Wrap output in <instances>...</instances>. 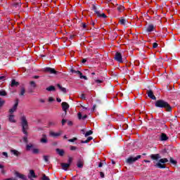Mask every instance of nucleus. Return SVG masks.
I'll return each instance as SVG.
<instances>
[{"label":"nucleus","mask_w":180,"mask_h":180,"mask_svg":"<svg viewBox=\"0 0 180 180\" xmlns=\"http://www.w3.org/2000/svg\"><path fill=\"white\" fill-rule=\"evenodd\" d=\"M155 107L159 108L160 109H165L166 112L169 113L172 112V107L169 104L167 101L162 99H159L155 101Z\"/></svg>","instance_id":"1"},{"label":"nucleus","mask_w":180,"mask_h":180,"mask_svg":"<svg viewBox=\"0 0 180 180\" xmlns=\"http://www.w3.org/2000/svg\"><path fill=\"white\" fill-rule=\"evenodd\" d=\"M20 120H21L22 131L24 134L27 136V130L29 129V123L27 122L26 116L22 115L20 118Z\"/></svg>","instance_id":"2"},{"label":"nucleus","mask_w":180,"mask_h":180,"mask_svg":"<svg viewBox=\"0 0 180 180\" xmlns=\"http://www.w3.org/2000/svg\"><path fill=\"white\" fill-rule=\"evenodd\" d=\"M168 161L169 160L167 158H161L158 160V162H157L155 165V167H156V168H160V169L167 168V167L164 164H167V162H168Z\"/></svg>","instance_id":"3"},{"label":"nucleus","mask_w":180,"mask_h":180,"mask_svg":"<svg viewBox=\"0 0 180 180\" xmlns=\"http://www.w3.org/2000/svg\"><path fill=\"white\" fill-rule=\"evenodd\" d=\"M92 10L94 11V13H96L98 18H103V19H105V18H108V16H106V14L103 13H101V11H98L95 5H93Z\"/></svg>","instance_id":"4"},{"label":"nucleus","mask_w":180,"mask_h":180,"mask_svg":"<svg viewBox=\"0 0 180 180\" xmlns=\"http://www.w3.org/2000/svg\"><path fill=\"white\" fill-rule=\"evenodd\" d=\"M70 72H72V74H77V75H79L80 79H85L87 81L88 77L86 76L82 75V72L79 70H75L74 68L70 69Z\"/></svg>","instance_id":"5"},{"label":"nucleus","mask_w":180,"mask_h":180,"mask_svg":"<svg viewBox=\"0 0 180 180\" xmlns=\"http://www.w3.org/2000/svg\"><path fill=\"white\" fill-rule=\"evenodd\" d=\"M44 72H49V74H53L54 75H57V74H60V72L56 71L55 68H52L50 67L45 68L44 69Z\"/></svg>","instance_id":"6"},{"label":"nucleus","mask_w":180,"mask_h":180,"mask_svg":"<svg viewBox=\"0 0 180 180\" xmlns=\"http://www.w3.org/2000/svg\"><path fill=\"white\" fill-rule=\"evenodd\" d=\"M140 158H141V155H139L135 158L133 157H129L127 159L126 162L127 164H133L134 162H136V161H137V160H140Z\"/></svg>","instance_id":"7"},{"label":"nucleus","mask_w":180,"mask_h":180,"mask_svg":"<svg viewBox=\"0 0 180 180\" xmlns=\"http://www.w3.org/2000/svg\"><path fill=\"white\" fill-rule=\"evenodd\" d=\"M62 109L65 113L62 115V117H64L65 116H67V110L70 109V105L68 104L67 102H63L62 103Z\"/></svg>","instance_id":"8"},{"label":"nucleus","mask_w":180,"mask_h":180,"mask_svg":"<svg viewBox=\"0 0 180 180\" xmlns=\"http://www.w3.org/2000/svg\"><path fill=\"white\" fill-rule=\"evenodd\" d=\"M114 58L115 61H117V63H123V56H122V53L120 52H116Z\"/></svg>","instance_id":"9"},{"label":"nucleus","mask_w":180,"mask_h":180,"mask_svg":"<svg viewBox=\"0 0 180 180\" xmlns=\"http://www.w3.org/2000/svg\"><path fill=\"white\" fill-rule=\"evenodd\" d=\"M14 175L16 178H19V179L21 180H28L27 179V176H26V175L23 174H20L19 172H15L14 173Z\"/></svg>","instance_id":"10"},{"label":"nucleus","mask_w":180,"mask_h":180,"mask_svg":"<svg viewBox=\"0 0 180 180\" xmlns=\"http://www.w3.org/2000/svg\"><path fill=\"white\" fill-rule=\"evenodd\" d=\"M155 29L154 25L150 24L145 28V32L146 33H151V32H154Z\"/></svg>","instance_id":"11"},{"label":"nucleus","mask_w":180,"mask_h":180,"mask_svg":"<svg viewBox=\"0 0 180 180\" xmlns=\"http://www.w3.org/2000/svg\"><path fill=\"white\" fill-rule=\"evenodd\" d=\"M146 94L148 98H150V99H153V101H157V97L155 96L154 92L153 91V90L151 89L147 90Z\"/></svg>","instance_id":"12"},{"label":"nucleus","mask_w":180,"mask_h":180,"mask_svg":"<svg viewBox=\"0 0 180 180\" xmlns=\"http://www.w3.org/2000/svg\"><path fill=\"white\" fill-rule=\"evenodd\" d=\"M28 179H32V178H37V175L34 172V170L30 169V173L28 174Z\"/></svg>","instance_id":"13"},{"label":"nucleus","mask_w":180,"mask_h":180,"mask_svg":"<svg viewBox=\"0 0 180 180\" xmlns=\"http://www.w3.org/2000/svg\"><path fill=\"white\" fill-rule=\"evenodd\" d=\"M150 158L155 161H158L161 158V155L160 154H152L150 155Z\"/></svg>","instance_id":"14"},{"label":"nucleus","mask_w":180,"mask_h":180,"mask_svg":"<svg viewBox=\"0 0 180 180\" xmlns=\"http://www.w3.org/2000/svg\"><path fill=\"white\" fill-rule=\"evenodd\" d=\"M168 136L165 133H162L160 137V141H167L168 140Z\"/></svg>","instance_id":"15"},{"label":"nucleus","mask_w":180,"mask_h":180,"mask_svg":"<svg viewBox=\"0 0 180 180\" xmlns=\"http://www.w3.org/2000/svg\"><path fill=\"white\" fill-rule=\"evenodd\" d=\"M60 167H62V169H64V171H67V169H68V168H70L71 165H70V163H61Z\"/></svg>","instance_id":"16"},{"label":"nucleus","mask_w":180,"mask_h":180,"mask_svg":"<svg viewBox=\"0 0 180 180\" xmlns=\"http://www.w3.org/2000/svg\"><path fill=\"white\" fill-rule=\"evenodd\" d=\"M11 153L12 154H13V155H15V157H19V155H20L22 154V153L19 152L18 150H17L15 149L11 150Z\"/></svg>","instance_id":"17"},{"label":"nucleus","mask_w":180,"mask_h":180,"mask_svg":"<svg viewBox=\"0 0 180 180\" xmlns=\"http://www.w3.org/2000/svg\"><path fill=\"white\" fill-rule=\"evenodd\" d=\"M13 6H14L15 8H18L19 9V8L22 6V2H20V0L15 1L13 3Z\"/></svg>","instance_id":"18"},{"label":"nucleus","mask_w":180,"mask_h":180,"mask_svg":"<svg viewBox=\"0 0 180 180\" xmlns=\"http://www.w3.org/2000/svg\"><path fill=\"white\" fill-rule=\"evenodd\" d=\"M56 151L57 154H58V155H60V157H63L65 153V152L63 149H60V148H56Z\"/></svg>","instance_id":"19"},{"label":"nucleus","mask_w":180,"mask_h":180,"mask_svg":"<svg viewBox=\"0 0 180 180\" xmlns=\"http://www.w3.org/2000/svg\"><path fill=\"white\" fill-rule=\"evenodd\" d=\"M19 85H20L19 82H16L15 79H12V80H11V86L12 88H13L14 86H19Z\"/></svg>","instance_id":"20"},{"label":"nucleus","mask_w":180,"mask_h":180,"mask_svg":"<svg viewBox=\"0 0 180 180\" xmlns=\"http://www.w3.org/2000/svg\"><path fill=\"white\" fill-rule=\"evenodd\" d=\"M47 136L46 134L42 135V138L40 139V143H42V144H46L47 143Z\"/></svg>","instance_id":"21"},{"label":"nucleus","mask_w":180,"mask_h":180,"mask_svg":"<svg viewBox=\"0 0 180 180\" xmlns=\"http://www.w3.org/2000/svg\"><path fill=\"white\" fill-rule=\"evenodd\" d=\"M57 86L61 91V92H63V94H67V89L65 87H63L60 84H58Z\"/></svg>","instance_id":"22"},{"label":"nucleus","mask_w":180,"mask_h":180,"mask_svg":"<svg viewBox=\"0 0 180 180\" xmlns=\"http://www.w3.org/2000/svg\"><path fill=\"white\" fill-rule=\"evenodd\" d=\"M8 121L10 123H16V120H15V115H10L8 117Z\"/></svg>","instance_id":"23"},{"label":"nucleus","mask_w":180,"mask_h":180,"mask_svg":"<svg viewBox=\"0 0 180 180\" xmlns=\"http://www.w3.org/2000/svg\"><path fill=\"white\" fill-rule=\"evenodd\" d=\"M51 136L52 137H59V136H61V131H59V132H51L50 133Z\"/></svg>","instance_id":"24"},{"label":"nucleus","mask_w":180,"mask_h":180,"mask_svg":"<svg viewBox=\"0 0 180 180\" xmlns=\"http://www.w3.org/2000/svg\"><path fill=\"white\" fill-rule=\"evenodd\" d=\"M77 168H83L84 167V161L82 160H79L77 163Z\"/></svg>","instance_id":"25"},{"label":"nucleus","mask_w":180,"mask_h":180,"mask_svg":"<svg viewBox=\"0 0 180 180\" xmlns=\"http://www.w3.org/2000/svg\"><path fill=\"white\" fill-rule=\"evenodd\" d=\"M46 91L49 92H54L56 91V87L54 86H50L46 88Z\"/></svg>","instance_id":"26"},{"label":"nucleus","mask_w":180,"mask_h":180,"mask_svg":"<svg viewBox=\"0 0 180 180\" xmlns=\"http://www.w3.org/2000/svg\"><path fill=\"white\" fill-rule=\"evenodd\" d=\"M91 140H94V137L92 136H89L86 141H82L81 143L82 144H86L89 141H91Z\"/></svg>","instance_id":"27"},{"label":"nucleus","mask_w":180,"mask_h":180,"mask_svg":"<svg viewBox=\"0 0 180 180\" xmlns=\"http://www.w3.org/2000/svg\"><path fill=\"white\" fill-rule=\"evenodd\" d=\"M18 106H19V100H18V99H17V100L15 101V104H14L13 106V109L14 110H17Z\"/></svg>","instance_id":"28"},{"label":"nucleus","mask_w":180,"mask_h":180,"mask_svg":"<svg viewBox=\"0 0 180 180\" xmlns=\"http://www.w3.org/2000/svg\"><path fill=\"white\" fill-rule=\"evenodd\" d=\"M117 9L119 12H123L124 11V6H123L122 5L118 6L117 7Z\"/></svg>","instance_id":"29"},{"label":"nucleus","mask_w":180,"mask_h":180,"mask_svg":"<svg viewBox=\"0 0 180 180\" xmlns=\"http://www.w3.org/2000/svg\"><path fill=\"white\" fill-rule=\"evenodd\" d=\"M32 148H33V144L30 143V144H27V145L26 146V150H27V151H30V150H32Z\"/></svg>","instance_id":"30"},{"label":"nucleus","mask_w":180,"mask_h":180,"mask_svg":"<svg viewBox=\"0 0 180 180\" xmlns=\"http://www.w3.org/2000/svg\"><path fill=\"white\" fill-rule=\"evenodd\" d=\"M25 93L26 89H25V87H22L20 93V96H23V95H25Z\"/></svg>","instance_id":"31"},{"label":"nucleus","mask_w":180,"mask_h":180,"mask_svg":"<svg viewBox=\"0 0 180 180\" xmlns=\"http://www.w3.org/2000/svg\"><path fill=\"white\" fill-rule=\"evenodd\" d=\"M6 95H8V94L5 90L0 91V96H6Z\"/></svg>","instance_id":"32"},{"label":"nucleus","mask_w":180,"mask_h":180,"mask_svg":"<svg viewBox=\"0 0 180 180\" xmlns=\"http://www.w3.org/2000/svg\"><path fill=\"white\" fill-rule=\"evenodd\" d=\"M43 158H44V161L45 162H47V163L49 162V158H50V156H49V155H44V156H43Z\"/></svg>","instance_id":"33"},{"label":"nucleus","mask_w":180,"mask_h":180,"mask_svg":"<svg viewBox=\"0 0 180 180\" xmlns=\"http://www.w3.org/2000/svg\"><path fill=\"white\" fill-rule=\"evenodd\" d=\"M91 134H94V131L91 130H89V131H86L85 134V137H88V136H91Z\"/></svg>","instance_id":"34"},{"label":"nucleus","mask_w":180,"mask_h":180,"mask_svg":"<svg viewBox=\"0 0 180 180\" xmlns=\"http://www.w3.org/2000/svg\"><path fill=\"white\" fill-rule=\"evenodd\" d=\"M120 25H126V20L124 18H121L120 20Z\"/></svg>","instance_id":"35"},{"label":"nucleus","mask_w":180,"mask_h":180,"mask_svg":"<svg viewBox=\"0 0 180 180\" xmlns=\"http://www.w3.org/2000/svg\"><path fill=\"white\" fill-rule=\"evenodd\" d=\"M170 162L174 165H176V160H174V158H172V157H170Z\"/></svg>","instance_id":"36"},{"label":"nucleus","mask_w":180,"mask_h":180,"mask_svg":"<svg viewBox=\"0 0 180 180\" xmlns=\"http://www.w3.org/2000/svg\"><path fill=\"white\" fill-rule=\"evenodd\" d=\"M5 105V101L0 98V108H2Z\"/></svg>","instance_id":"37"},{"label":"nucleus","mask_w":180,"mask_h":180,"mask_svg":"<svg viewBox=\"0 0 180 180\" xmlns=\"http://www.w3.org/2000/svg\"><path fill=\"white\" fill-rule=\"evenodd\" d=\"M57 123L54 121H49V126H56Z\"/></svg>","instance_id":"38"},{"label":"nucleus","mask_w":180,"mask_h":180,"mask_svg":"<svg viewBox=\"0 0 180 180\" xmlns=\"http://www.w3.org/2000/svg\"><path fill=\"white\" fill-rule=\"evenodd\" d=\"M30 85L31 86H32V88H36V82H34V81L30 82Z\"/></svg>","instance_id":"39"},{"label":"nucleus","mask_w":180,"mask_h":180,"mask_svg":"<svg viewBox=\"0 0 180 180\" xmlns=\"http://www.w3.org/2000/svg\"><path fill=\"white\" fill-rule=\"evenodd\" d=\"M23 141H24V143H25L26 144H27V143H29V141L27 140V136H24V137H23Z\"/></svg>","instance_id":"40"},{"label":"nucleus","mask_w":180,"mask_h":180,"mask_svg":"<svg viewBox=\"0 0 180 180\" xmlns=\"http://www.w3.org/2000/svg\"><path fill=\"white\" fill-rule=\"evenodd\" d=\"M32 153L34 154H39V149H37V148L33 149Z\"/></svg>","instance_id":"41"},{"label":"nucleus","mask_w":180,"mask_h":180,"mask_svg":"<svg viewBox=\"0 0 180 180\" xmlns=\"http://www.w3.org/2000/svg\"><path fill=\"white\" fill-rule=\"evenodd\" d=\"M70 150L71 151H75V150H77V146H71Z\"/></svg>","instance_id":"42"},{"label":"nucleus","mask_w":180,"mask_h":180,"mask_svg":"<svg viewBox=\"0 0 180 180\" xmlns=\"http://www.w3.org/2000/svg\"><path fill=\"white\" fill-rule=\"evenodd\" d=\"M77 138H73L72 139H69L68 141H70V143H74V141H77Z\"/></svg>","instance_id":"43"},{"label":"nucleus","mask_w":180,"mask_h":180,"mask_svg":"<svg viewBox=\"0 0 180 180\" xmlns=\"http://www.w3.org/2000/svg\"><path fill=\"white\" fill-rule=\"evenodd\" d=\"M67 123V120L63 119L61 121L62 126H64Z\"/></svg>","instance_id":"44"},{"label":"nucleus","mask_w":180,"mask_h":180,"mask_svg":"<svg viewBox=\"0 0 180 180\" xmlns=\"http://www.w3.org/2000/svg\"><path fill=\"white\" fill-rule=\"evenodd\" d=\"M15 112H16V110H14V108H13L9 110V113H11V115H12Z\"/></svg>","instance_id":"45"},{"label":"nucleus","mask_w":180,"mask_h":180,"mask_svg":"<svg viewBox=\"0 0 180 180\" xmlns=\"http://www.w3.org/2000/svg\"><path fill=\"white\" fill-rule=\"evenodd\" d=\"M81 27H83V29L86 28V24L85 22H82L81 23Z\"/></svg>","instance_id":"46"},{"label":"nucleus","mask_w":180,"mask_h":180,"mask_svg":"<svg viewBox=\"0 0 180 180\" xmlns=\"http://www.w3.org/2000/svg\"><path fill=\"white\" fill-rule=\"evenodd\" d=\"M158 47V44L157 42L153 43V49H157Z\"/></svg>","instance_id":"47"},{"label":"nucleus","mask_w":180,"mask_h":180,"mask_svg":"<svg viewBox=\"0 0 180 180\" xmlns=\"http://www.w3.org/2000/svg\"><path fill=\"white\" fill-rule=\"evenodd\" d=\"M95 82H96V84H102V82H103V80L96 79Z\"/></svg>","instance_id":"48"},{"label":"nucleus","mask_w":180,"mask_h":180,"mask_svg":"<svg viewBox=\"0 0 180 180\" xmlns=\"http://www.w3.org/2000/svg\"><path fill=\"white\" fill-rule=\"evenodd\" d=\"M6 79V76H1L0 77V81H5Z\"/></svg>","instance_id":"49"},{"label":"nucleus","mask_w":180,"mask_h":180,"mask_svg":"<svg viewBox=\"0 0 180 180\" xmlns=\"http://www.w3.org/2000/svg\"><path fill=\"white\" fill-rule=\"evenodd\" d=\"M68 161V164H70V165H71V162H72V158H69Z\"/></svg>","instance_id":"50"},{"label":"nucleus","mask_w":180,"mask_h":180,"mask_svg":"<svg viewBox=\"0 0 180 180\" xmlns=\"http://www.w3.org/2000/svg\"><path fill=\"white\" fill-rule=\"evenodd\" d=\"M100 176H101V178H105V173H103V172H101Z\"/></svg>","instance_id":"51"},{"label":"nucleus","mask_w":180,"mask_h":180,"mask_svg":"<svg viewBox=\"0 0 180 180\" xmlns=\"http://www.w3.org/2000/svg\"><path fill=\"white\" fill-rule=\"evenodd\" d=\"M77 116L79 120L82 119V114L81 112H78Z\"/></svg>","instance_id":"52"},{"label":"nucleus","mask_w":180,"mask_h":180,"mask_svg":"<svg viewBox=\"0 0 180 180\" xmlns=\"http://www.w3.org/2000/svg\"><path fill=\"white\" fill-rule=\"evenodd\" d=\"M54 98L53 97H49V102H54Z\"/></svg>","instance_id":"53"},{"label":"nucleus","mask_w":180,"mask_h":180,"mask_svg":"<svg viewBox=\"0 0 180 180\" xmlns=\"http://www.w3.org/2000/svg\"><path fill=\"white\" fill-rule=\"evenodd\" d=\"M95 109H96V104H94V105H93V108H92V109H91V112H95Z\"/></svg>","instance_id":"54"},{"label":"nucleus","mask_w":180,"mask_h":180,"mask_svg":"<svg viewBox=\"0 0 180 180\" xmlns=\"http://www.w3.org/2000/svg\"><path fill=\"white\" fill-rule=\"evenodd\" d=\"M80 98H81V99L85 100L86 99L85 94H81Z\"/></svg>","instance_id":"55"},{"label":"nucleus","mask_w":180,"mask_h":180,"mask_svg":"<svg viewBox=\"0 0 180 180\" xmlns=\"http://www.w3.org/2000/svg\"><path fill=\"white\" fill-rule=\"evenodd\" d=\"M2 155H4V157H6V158H8V153H6V152H3Z\"/></svg>","instance_id":"56"},{"label":"nucleus","mask_w":180,"mask_h":180,"mask_svg":"<svg viewBox=\"0 0 180 180\" xmlns=\"http://www.w3.org/2000/svg\"><path fill=\"white\" fill-rule=\"evenodd\" d=\"M103 165V163H102V162H101L99 164H98V168H102Z\"/></svg>","instance_id":"57"},{"label":"nucleus","mask_w":180,"mask_h":180,"mask_svg":"<svg viewBox=\"0 0 180 180\" xmlns=\"http://www.w3.org/2000/svg\"><path fill=\"white\" fill-rule=\"evenodd\" d=\"M86 117H88V115H85L83 117H82V120H85V119H86Z\"/></svg>","instance_id":"58"},{"label":"nucleus","mask_w":180,"mask_h":180,"mask_svg":"<svg viewBox=\"0 0 180 180\" xmlns=\"http://www.w3.org/2000/svg\"><path fill=\"white\" fill-rule=\"evenodd\" d=\"M68 126H72V122L68 121Z\"/></svg>","instance_id":"59"},{"label":"nucleus","mask_w":180,"mask_h":180,"mask_svg":"<svg viewBox=\"0 0 180 180\" xmlns=\"http://www.w3.org/2000/svg\"><path fill=\"white\" fill-rule=\"evenodd\" d=\"M33 78H34V79H39V78H40V76L35 75L33 77Z\"/></svg>","instance_id":"60"},{"label":"nucleus","mask_w":180,"mask_h":180,"mask_svg":"<svg viewBox=\"0 0 180 180\" xmlns=\"http://www.w3.org/2000/svg\"><path fill=\"white\" fill-rule=\"evenodd\" d=\"M82 63L83 64H85V63H86V59H85V58L82 59Z\"/></svg>","instance_id":"61"},{"label":"nucleus","mask_w":180,"mask_h":180,"mask_svg":"<svg viewBox=\"0 0 180 180\" xmlns=\"http://www.w3.org/2000/svg\"><path fill=\"white\" fill-rule=\"evenodd\" d=\"M81 131H82V134H84V136H85V134H86L85 129H82Z\"/></svg>","instance_id":"62"},{"label":"nucleus","mask_w":180,"mask_h":180,"mask_svg":"<svg viewBox=\"0 0 180 180\" xmlns=\"http://www.w3.org/2000/svg\"><path fill=\"white\" fill-rule=\"evenodd\" d=\"M56 101H57V102H59V103H60V102H61V98H56Z\"/></svg>","instance_id":"63"},{"label":"nucleus","mask_w":180,"mask_h":180,"mask_svg":"<svg viewBox=\"0 0 180 180\" xmlns=\"http://www.w3.org/2000/svg\"><path fill=\"white\" fill-rule=\"evenodd\" d=\"M1 174H6V172H5V169H1Z\"/></svg>","instance_id":"64"}]
</instances>
